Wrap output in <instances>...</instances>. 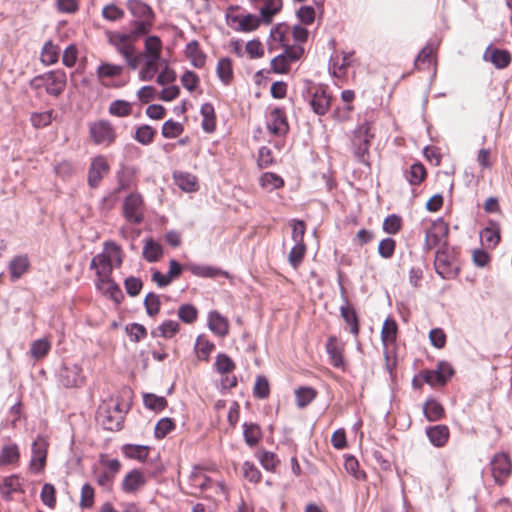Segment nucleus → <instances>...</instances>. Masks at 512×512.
<instances>
[{"instance_id": "nucleus-1", "label": "nucleus", "mask_w": 512, "mask_h": 512, "mask_svg": "<svg viewBox=\"0 0 512 512\" xmlns=\"http://www.w3.org/2000/svg\"><path fill=\"white\" fill-rule=\"evenodd\" d=\"M434 267L436 273L443 279L455 278L460 267L457 259V252L455 248L449 247L444 244L440 247L435 255Z\"/></svg>"}, {"instance_id": "nucleus-2", "label": "nucleus", "mask_w": 512, "mask_h": 512, "mask_svg": "<svg viewBox=\"0 0 512 512\" xmlns=\"http://www.w3.org/2000/svg\"><path fill=\"white\" fill-rule=\"evenodd\" d=\"M183 268L190 271L194 276L200 278H216L218 276L228 277V272L218 267L209 265H199L195 263H189L182 266L179 262H177L174 259H171L169 261V271L167 272V275L171 280L178 278L181 275Z\"/></svg>"}, {"instance_id": "nucleus-3", "label": "nucleus", "mask_w": 512, "mask_h": 512, "mask_svg": "<svg viewBox=\"0 0 512 512\" xmlns=\"http://www.w3.org/2000/svg\"><path fill=\"white\" fill-rule=\"evenodd\" d=\"M373 138L374 135L370 133V124L365 122L355 129L352 139V146L355 157L360 163L368 167L370 166L369 148Z\"/></svg>"}, {"instance_id": "nucleus-4", "label": "nucleus", "mask_w": 512, "mask_h": 512, "mask_svg": "<svg viewBox=\"0 0 512 512\" xmlns=\"http://www.w3.org/2000/svg\"><path fill=\"white\" fill-rule=\"evenodd\" d=\"M122 215L128 223L133 225H139L144 221L145 203L140 193L132 192L124 198Z\"/></svg>"}, {"instance_id": "nucleus-5", "label": "nucleus", "mask_w": 512, "mask_h": 512, "mask_svg": "<svg viewBox=\"0 0 512 512\" xmlns=\"http://www.w3.org/2000/svg\"><path fill=\"white\" fill-rule=\"evenodd\" d=\"M454 369L447 361H439L436 369L421 372L422 381L430 386H444L453 376Z\"/></svg>"}, {"instance_id": "nucleus-6", "label": "nucleus", "mask_w": 512, "mask_h": 512, "mask_svg": "<svg viewBox=\"0 0 512 512\" xmlns=\"http://www.w3.org/2000/svg\"><path fill=\"white\" fill-rule=\"evenodd\" d=\"M304 98H309V104L317 115H324L330 107L331 97L323 86L308 88L303 93Z\"/></svg>"}, {"instance_id": "nucleus-7", "label": "nucleus", "mask_w": 512, "mask_h": 512, "mask_svg": "<svg viewBox=\"0 0 512 512\" xmlns=\"http://www.w3.org/2000/svg\"><path fill=\"white\" fill-rule=\"evenodd\" d=\"M338 285L340 295L343 301V305L340 307V314L344 319L345 323L349 326L350 332L357 337L359 334V318L354 308L348 305V297L346 295V289L342 284V272H338Z\"/></svg>"}, {"instance_id": "nucleus-8", "label": "nucleus", "mask_w": 512, "mask_h": 512, "mask_svg": "<svg viewBox=\"0 0 512 512\" xmlns=\"http://www.w3.org/2000/svg\"><path fill=\"white\" fill-rule=\"evenodd\" d=\"M491 471L495 483L503 486L512 472V463L507 454L500 452L496 453L491 462Z\"/></svg>"}, {"instance_id": "nucleus-9", "label": "nucleus", "mask_w": 512, "mask_h": 512, "mask_svg": "<svg viewBox=\"0 0 512 512\" xmlns=\"http://www.w3.org/2000/svg\"><path fill=\"white\" fill-rule=\"evenodd\" d=\"M90 136L97 145L109 146L116 139V132L107 120H100L90 125Z\"/></svg>"}, {"instance_id": "nucleus-10", "label": "nucleus", "mask_w": 512, "mask_h": 512, "mask_svg": "<svg viewBox=\"0 0 512 512\" xmlns=\"http://www.w3.org/2000/svg\"><path fill=\"white\" fill-rule=\"evenodd\" d=\"M109 170L110 166L104 156L98 155L94 157L88 169L87 182L89 187L97 188L100 185L103 176L107 174Z\"/></svg>"}, {"instance_id": "nucleus-11", "label": "nucleus", "mask_w": 512, "mask_h": 512, "mask_svg": "<svg viewBox=\"0 0 512 512\" xmlns=\"http://www.w3.org/2000/svg\"><path fill=\"white\" fill-rule=\"evenodd\" d=\"M82 368L76 364L63 365L59 371V382L66 388H74L84 383Z\"/></svg>"}, {"instance_id": "nucleus-12", "label": "nucleus", "mask_w": 512, "mask_h": 512, "mask_svg": "<svg viewBox=\"0 0 512 512\" xmlns=\"http://www.w3.org/2000/svg\"><path fill=\"white\" fill-rule=\"evenodd\" d=\"M267 129L275 136H284L289 131L286 113L282 108H274L267 119Z\"/></svg>"}, {"instance_id": "nucleus-13", "label": "nucleus", "mask_w": 512, "mask_h": 512, "mask_svg": "<svg viewBox=\"0 0 512 512\" xmlns=\"http://www.w3.org/2000/svg\"><path fill=\"white\" fill-rule=\"evenodd\" d=\"M45 91L47 94L58 97L66 87V74L62 70H55L44 73Z\"/></svg>"}, {"instance_id": "nucleus-14", "label": "nucleus", "mask_w": 512, "mask_h": 512, "mask_svg": "<svg viewBox=\"0 0 512 512\" xmlns=\"http://www.w3.org/2000/svg\"><path fill=\"white\" fill-rule=\"evenodd\" d=\"M123 71V65L101 61L96 69V77L103 86L109 87L111 81L121 76Z\"/></svg>"}, {"instance_id": "nucleus-15", "label": "nucleus", "mask_w": 512, "mask_h": 512, "mask_svg": "<svg viewBox=\"0 0 512 512\" xmlns=\"http://www.w3.org/2000/svg\"><path fill=\"white\" fill-rule=\"evenodd\" d=\"M147 478L139 469H132L122 480L121 488L125 493H135L144 487Z\"/></svg>"}, {"instance_id": "nucleus-16", "label": "nucleus", "mask_w": 512, "mask_h": 512, "mask_svg": "<svg viewBox=\"0 0 512 512\" xmlns=\"http://www.w3.org/2000/svg\"><path fill=\"white\" fill-rule=\"evenodd\" d=\"M97 420L101 423L104 429L109 431H118L122 428L123 414H114L110 408H100L97 415Z\"/></svg>"}, {"instance_id": "nucleus-17", "label": "nucleus", "mask_w": 512, "mask_h": 512, "mask_svg": "<svg viewBox=\"0 0 512 512\" xmlns=\"http://www.w3.org/2000/svg\"><path fill=\"white\" fill-rule=\"evenodd\" d=\"M485 61L491 62L497 69H504L511 63V55L507 50L488 46L483 54Z\"/></svg>"}, {"instance_id": "nucleus-18", "label": "nucleus", "mask_w": 512, "mask_h": 512, "mask_svg": "<svg viewBox=\"0 0 512 512\" xmlns=\"http://www.w3.org/2000/svg\"><path fill=\"white\" fill-rule=\"evenodd\" d=\"M30 268V260L26 254L13 257L9 264L8 270L11 281L20 279Z\"/></svg>"}, {"instance_id": "nucleus-19", "label": "nucleus", "mask_w": 512, "mask_h": 512, "mask_svg": "<svg viewBox=\"0 0 512 512\" xmlns=\"http://www.w3.org/2000/svg\"><path fill=\"white\" fill-rule=\"evenodd\" d=\"M130 39L131 35L129 34L119 32L108 33V42L121 56H128V52L135 48V46L130 42Z\"/></svg>"}, {"instance_id": "nucleus-20", "label": "nucleus", "mask_w": 512, "mask_h": 512, "mask_svg": "<svg viewBox=\"0 0 512 512\" xmlns=\"http://www.w3.org/2000/svg\"><path fill=\"white\" fill-rule=\"evenodd\" d=\"M137 169L134 166H121L116 173L118 187L116 192L127 190L135 185Z\"/></svg>"}, {"instance_id": "nucleus-21", "label": "nucleus", "mask_w": 512, "mask_h": 512, "mask_svg": "<svg viewBox=\"0 0 512 512\" xmlns=\"http://www.w3.org/2000/svg\"><path fill=\"white\" fill-rule=\"evenodd\" d=\"M426 435L433 446L443 447L449 439L450 431L446 425L439 424L427 427Z\"/></svg>"}, {"instance_id": "nucleus-22", "label": "nucleus", "mask_w": 512, "mask_h": 512, "mask_svg": "<svg viewBox=\"0 0 512 512\" xmlns=\"http://www.w3.org/2000/svg\"><path fill=\"white\" fill-rule=\"evenodd\" d=\"M480 238L488 248H495L500 241L499 225L494 221H490L488 226L480 232Z\"/></svg>"}, {"instance_id": "nucleus-23", "label": "nucleus", "mask_w": 512, "mask_h": 512, "mask_svg": "<svg viewBox=\"0 0 512 512\" xmlns=\"http://www.w3.org/2000/svg\"><path fill=\"white\" fill-rule=\"evenodd\" d=\"M185 54L195 68H202L205 65L206 55L196 40H192L186 45Z\"/></svg>"}, {"instance_id": "nucleus-24", "label": "nucleus", "mask_w": 512, "mask_h": 512, "mask_svg": "<svg viewBox=\"0 0 512 512\" xmlns=\"http://www.w3.org/2000/svg\"><path fill=\"white\" fill-rule=\"evenodd\" d=\"M208 327L216 335L223 337L228 333L227 320L217 311H211L208 315Z\"/></svg>"}, {"instance_id": "nucleus-25", "label": "nucleus", "mask_w": 512, "mask_h": 512, "mask_svg": "<svg viewBox=\"0 0 512 512\" xmlns=\"http://www.w3.org/2000/svg\"><path fill=\"white\" fill-rule=\"evenodd\" d=\"M448 234V226L442 218L433 221L430 229L426 231V238H429L432 245H438L442 238Z\"/></svg>"}, {"instance_id": "nucleus-26", "label": "nucleus", "mask_w": 512, "mask_h": 512, "mask_svg": "<svg viewBox=\"0 0 512 512\" xmlns=\"http://www.w3.org/2000/svg\"><path fill=\"white\" fill-rule=\"evenodd\" d=\"M176 185L185 192H194L198 189L197 178L191 173L175 172L173 174Z\"/></svg>"}, {"instance_id": "nucleus-27", "label": "nucleus", "mask_w": 512, "mask_h": 512, "mask_svg": "<svg viewBox=\"0 0 512 512\" xmlns=\"http://www.w3.org/2000/svg\"><path fill=\"white\" fill-rule=\"evenodd\" d=\"M202 116V129L207 133H212L216 128L215 110L211 103H204L200 108Z\"/></svg>"}, {"instance_id": "nucleus-28", "label": "nucleus", "mask_w": 512, "mask_h": 512, "mask_svg": "<svg viewBox=\"0 0 512 512\" xmlns=\"http://www.w3.org/2000/svg\"><path fill=\"white\" fill-rule=\"evenodd\" d=\"M326 351L329 355L331 364L340 368L344 365L342 349L337 343V339L335 336H330L326 342Z\"/></svg>"}, {"instance_id": "nucleus-29", "label": "nucleus", "mask_w": 512, "mask_h": 512, "mask_svg": "<svg viewBox=\"0 0 512 512\" xmlns=\"http://www.w3.org/2000/svg\"><path fill=\"white\" fill-rule=\"evenodd\" d=\"M121 451L127 458L143 462L149 455L150 447L147 445L125 444Z\"/></svg>"}, {"instance_id": "nucleus-30", "label": "nucleus", "mask_w": 512, "mask_h": 512, "mask_svg": "<svg viewBox=\"0 0 512 512\" xmlns=\"http://www.w3.org/2000/svg\"><path fill=\"white\" fill-rule=\"evenodd\" d=\"M423 413L428 421H438L444 416V408L437 400L430 398L423 405Z\"/></svg>"}, {"instance_id": "nucleus-31", "label": "nucleus", "mask_w": 512, "mask_h": 512, "mask_svg": "<svg viewBox=\"0 0 512 512\" xmlns=\"http://www.w3.org/2000/svg\"><path fill=\"white\" fill-rule=\"evenodd\" d=\"M162 42L158 36H148L145 40V59H161Z\"/></svg>"}, {"instance_id": "nucleus-32", "label": "nucleus", "mask_w": 512, "mask_h": 512, "mask_svg": "<svg viewBox=\"0 0 512 512\" xmlns=\"http://www.w3.org/2000/svg\"><path fill=\"white\" fill-rule=\"evenodd\" d=\"M162 246L154 241L152 238L146 239L143 247V258L149 262L154 263L162 256Z\"/></svg>"}, {"instance_id": "nucleus-33", "label": "nucleus", "mask_w": 512, "mask_h": 512, "mask_svg": "<svg viewBox=\"0 0 512 512\" xmlns=\"http://www.w3.org/2000/svg\"><path fill=\"white\" fill-rule=\"evenodd\" d=\"M243 436L246 444L249 447H254L259 443L262 437L261 428L256 423L245 422L243 424Z\"/></svg>"}, {"instance_id": "nucleus-34", "label": "nucleus", "mask_w": 512, "mask_h": 512, "mask_svg": "<svg viewBox=\"0 0 512 512\" xmlns=\"http://www.w3.org/2000/svg\"><path fill=\"white\" fill-rule=\"evenodd\" d=\"M1 495L4 499L10 500L14 492L23 491L21 488L20 479L17 475H11L3 479L0 486Z\"/></svg>"}, {"instance_id": "nucleus-35", "label": "nucleus", "mask_w": 512, "mask_h": 512, "mask_svg": "<svg viewBox=\"0 0 512 512\" xmlns=\"http://www.w3.org/2000/svg\"><path fill=\"white\" fill-rule=\"evenodd\" d=\"M20 458L19 448L16 444L4 445L0 450V466L17 463Z\"/></svg>"}, {"instance_id": "nucleus-36", "label": "nucleus", "mask_w": 512, "mask_h": 512, "mask_svg": "<svg viewBox=\"0 0 512 512\" xmlns=\"http://www.w3.org/2000/svg\"><path fill=\"white\" fill-rule=\"evenodd\" d=\"M317 396V391L308 386L299 387L295 390V401L298 408L308 406Z\"/></svg>"}, {"instance_id": "nucleus-37", "label": "nucleus", "mask_w": 512, "mask_h": 512, "mask_svg": "<svg viewBox=\"0 0 512 512\" xmlns=\"http://www.w3.org/2000/svg\"><path fill=\"white\" fill-rule=\"evenodd\" d=\"M216 73L224 85H228L233 78L232 61L228 57L219 59Z\"/></svg>"}, {"instance_id": "nucleus-38", "label": "nucleus", "mask_w": 512, "mask_h": 512, "mask_svg": "<svg viewBox=\"0 0 512 512\" xmlns=\"http://www.w3.org/2000/svg\"><path fill=\"white\" fill-rule=\"evenodd\" d=\"M96 260L98 261L100 267V269H97V276L100 279H108L113 271L111 256L109 252L104 250V252L97 254Z\"/></svg>"}, {"instance_id": "nucleus-39", "label": "nucleus", "mask_w": 512, "mask_h": 512, "mask_svg": "<svg viewBox=\"0 0 512 512\" xmlns=\"http://www.w3.org/2000/svg\"><path fill=\"white\" fill-rule=\"evenodd\" d=\"M353 54L354 52L344 53L340 64L333 58L330 59L329 69L332 70L334 76L341 77L346 74L347 68L353 62Z\"/></svg>"}, {"instance_id": "nucleus-40", "label": "nucleus", "mask_w": 512, "mask_h": 512, "mask_svg": "<svg viewBox=\"0 0 512 512\" xmlns=\"http://www.w3.org/2000/svg\"><path fill=\"white\" fill-rule=\"evenodd\" d=\"M129 9L135 19L146 20V18L154 19L153 10L146 2H128Z\"/></svg>"}, {"instance_id": "nucleus-41", "label": "nucleus", "mask_w": 512, "mask_h": 512, "mask_svg": "<svg viewBox=\"0 0 512 512\" xmlns=\"http://www.w3.org/2000/svg\"><path fill=\"white\" fill-rule=\"evenodd\" d=\"M60 48L53 44L52 41H47L41 51V61L45 65L55 64L59 59Z\"/></svg>"}, {"instance_id": "nucleus-42", "label": "nucleus", "mask_w": 512, "mask_h": 512, "mask_svg": "<svg viewBox=\"0 0 512 512\" xmlns=\"http://www.w3.org/2000/svg\"><path fill=\"white\" fill-rule=\"evenodd\" d=\"M179 331V323L174 320H166L157 329L151 332L153 337L161 336L163 338H171Z\"/></svg>"}, {"instance_id": "nucleus-43", "label": "nucleus", "mask_w": 512, "mask_h": 512, "mask_svg": "<svg viewBox=\"0 0 512 512\" xmlns=\"http://www.w3.org/2000/svg\"><path fill=\"white\" fill-rule=\"evenodd\" d=\"M426 177V169L420 162L414 163L410 166L406 172L407 181L413 185H419Z\"/></svg>"}, {"instance_id": "nucleus-44", "label": "nucleus", "mask_w": 512, "mask_h": 512, "mask_svg": "<svg viewBox=\"0 0 512 512\" xmlns=\"http://www.w3.org/2000/svg\"><path fill=\"white\" fill-rule=\"evenodd\" d=\"M51 344L46 338L35 340L31 343L30 355L34 360L44 358L50 351Z\"/></svg>"}, {"instance_id": "nucleus-45", "label": "nucleus", "mask_w": 512, "mask_h": 512, "mask_svg": "<svg viewBox=\"0 0 512 512\" xmlns=\"http://www.w3.org/2000/svg\"><path fill=\"white\" fill-rule=\"evenodd\" d=\"M282 9V2H264L260 8V22L269 24L272 22L274 15Z\"/></svg>"}, {"instance_id": "nucleus-46", "label": "nucleus", "mask_w": 512, "mask_h": 512, "mask_svg": "<svg viewBox=\"0 0 512 512\" xmlns=\"http://www.w3.org/2000/svg\"><path fill=\"white\" fill-rule=\"evenodd\" d=\"M306 253L305 243H295L288 255V262L294 268H298Z\"/></svg>"}, {"instance_id": "nucleus-47", "label": "nucleus", "mask_w": 512, "mask_h": 512, "mask_svg": "<svg viewBox=\"0 0 512 512\" xmlns=\"http://www.w3.org/2000/svg\"><path fill=\"white\" fill-rule=\"evenodd\" d=\"M154 19L146 18V20L135 19L132 22V29L129 35L131 38H138L150 32L153 26Z\"/></svg>"}, {"instance_id": "nucleus-48", "label": "nucleus", "mask_w": 512, "mask_h": 512, "mask_svg": "<svg viewBox=\"0 0 512 512\" xmlns=\"http://www.w3.org/2000/svg\"><path fill=\"white\" fill-rule=\"evenodd\" d=\"M288 26L285 24H278L274 28L271 29L270 38L271 42L269 43V49H274V43L284 47L287 45L285 42V35L288 32Z\"/></svg>"}, {"instance_id": "nucleus-49", "label": "nucleus", "mask_w": 512, "mask_h": 512, "mask_svg": "<svg viewBox=\"0 0 512 512\" xmlns=\"http://www.w3.org/2000/svg\"><path fill=\"white\" fill-rule=\"evenodd\" d=\"M260 185L270 191L281 188L284 180L277 174L266 172L260 177Z\"/></svg>"}, {"instance_id": "nucleus-50", "label": "nucleus", "mask_w": 512, "mask_h": 512, "mask_svg": "<svg viewBox=\"0 0 512 512\" xmlns=\"http://www.w3.org/2000/svg\"><path fill=\"white\" fill-rule=\"evenodd\" d=\"M143 402L146 408L153 411H162L167 406V400L164 397L152 393L144 394Z\"/></svg>"}, {"instance_id": "nucleus-51", "label": "nucleus", "mask_w": 512, "mask_h": 512, "mask_svg": "<svg viewBox=\"0 0 512 512\" xmlns=\"http://www.w3.org/2000/svg\"><path fill=\"white\" fill-rule=\"evenodd\" d=\"M397 336V324L393 319H386L382 330H381V339L383 344L393 343L396 340Z\"/></svg>"}, {"instance_id": "nucleus-52", "label": "nucleus", "mask_w": 512, "mask_h": 512, "mask_svg": "<svg viewBox=\"0 0 512 512\" xmlns=\"http://www.w3.org/2000/svg\"><path fill=\"white\" fill-rule=\"evenodd\" d=\"M183 131L184 127L181 123L169 119L164 122L161 133L164 138L173 139L181 135Z\"/></svg>"}, {"instance_id": "nucleus-53", "label": "nucleus", "mask_w": 512, "mask_h": 512, "mask_svg": "<svg viewBox=\"0 0 512 512\" xmlns=\"http://www.w3.org/2000/svg\"><path fill=\"white\" fill-rule=\"evenodd\" d=\"M54 118V111L34 112L31 114L30 121L33 127L43 128L48 126Z\"/></svg>"}, {"instance_id": "nucleus-54", "label": "nucleus", "mask_w": 512, "mask_h": 512, "mask_svg": "<svg viewBox=\"0 0 512 512\" xmlns=\"http://www.w3.org/2000/svg\"><path fill=\"white\" fill-rule=\"evenodd\" d=\"M438 44L432 41H429L419 52L417 58L415 59V66L420 68L421 65L427 64L430 65L432 63V54Z\"/></svg>"}, {"instance_id": "nucleus-55", "label": "nucleus", "mask_w": 512, "mask_h": 512, "mask_svg": "<svg viewBox=\"0 0 512 512\" xmlns=\"http://www.w3.org/2000/svg\"><path fill=\"white\" fill-rule=\"evenodd\" d=\"M109 113L117 117H125L131 114L132 106L125 100H115L110 103Z\"/></svg>"}, {"instance_id": "nucleus-56", "label": "nucleus", "mask_w": 512, "mask_h": 512, "mask_svg": "<svg viewBox=\"0 0 512 512\" xmlns=\"http://www.w3.org/2000/svg\"><path fill=\"white\" fill-rule=\"evenodd\" d=\"M215 367L218 373L224 375L235 369L234 361L225 353L216 356Z\"/></svg>"}, {"instance_id": "nucleus-57", "label": "nucleus", "mask_w": 512, "mask_h": 512, "mask_svg": "<svg viewBox=\"0 0 512 512\" xmlns=\"http://www.w3.org/2000/svg\"><path fill=\"white\" fill-rule=\"evenodd\" d=\"M144 306L147 315L154 317L159 313L161 307L159 296L153 292L148 293L144 299Z\"/></svg>"}, {"instance_id": "nucleus-58", "label": "nucleus", "mask_w": 512, "mask_h": 512, "mask_svg": "<svg viewBox=\"0 0 512 512\" xmlns=\"http://www.w3.org/2000/svg\"><path fill=\"white\" fill-rule=\"evenodd\" d=\"M156 134V131L149 125H142L136 129L135 139L142 145H149Z\"/></svg>"}, {"instance_id": "nucleus-59", "label": "nucleus", "mask_w": 512, "mask_h": 512, "mask_svg": "<svg viewBox=\"0 0 512 512\" xmlns=\"http://www.w3.org/2000/svg\"><path fill=\"white\" fill-rule=\"evenodd\" d=\"M125 331L132 342H139L147 336L146 328L139 323H131L125 326Z\"/></svg>"}, {"instance_id": "nucleus-60", "label": "nucleus", "mask_w": 512, "mask_h": 512, "mask_svg": "<svg viewBox=\"0 0 512 512\" xmlns=\"http://www.w3.org/2000/svg\"><path fill=\"white\" fill-rule=\"evenodd\" d=\"M198 311L191 304H183L178 309V317L187 324L193 323L197 319Z\"/></svg>"}, {"instance_id": "nucleus-61", "label": "nucleus", "mask_w": 512, "mask_h": 512, "mask_svg": "<svg viewBox=\"0 0 512 512\" xmlns=\"http://www.w3.org/2000/svg\"><path fill=\"white\" fill-rule=\"evenodd\" d=\"M160 60L145 59V65L139 73L142 81H151L158 72V62Z\"/></svg>"}, {"instance_id": "nucleus-62", "label": "nucleus", "mask_w": 512, "mask_h": 512, "mask_svg": "<svg viewBox=\"0 0 512 512\" xmlns=\"http://www.w3.org/2000/svg\"><path fill=\"white\" fill-rule=\"evenodd\" d=\"M396 242L393 238L382 239L378 245V253L384 259H390L395 252Z\"/></svg>"}, {"instance_id": "nucleus-63", "label": "nucleus", "mask_w": 512, "mask_h": 512, "mask_svg": "<svg viewBox=\"0 0 512 512\" xmlns=\"http://www.w3.org/2000/svg\"><path fill=\"white\" fill-rule=\"evenodd\" d=\"M175 428L173 421L170 418H162L160 419L155 426V437L157 439H162L167 436Z\"/></svg>"}, {"instance_id": "nucleus-64", "label": "nucleus", "mask_w": 512, "mask_h": 512, "mask_svg": "<svg viewBox=\"0 0 512 512\" xmlns=\"http://www.w3.org/2000/svg\"><path fill=\"white\" fill-rule=\"evenodd\" d=\"M124 287L129 296L136 297L143 287V282L138 277L129 276L124 280Z\"/></svg>"}]
</instances>
